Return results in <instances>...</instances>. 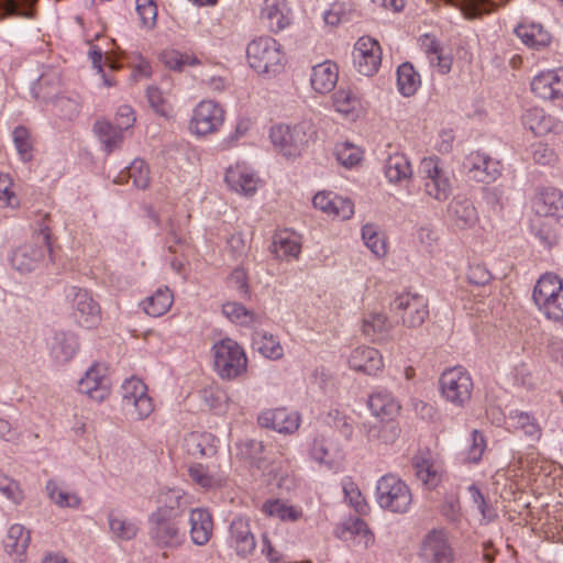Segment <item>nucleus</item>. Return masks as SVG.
Wrapping results in <instances>:
<instances>
[{"label": "nucleus", "instance_id": "nucleus-1", "mask_svg": "<svg viewBox=\"0 0 563 563\" xmlns=\"http://www.w3.org/2000/svg\"><path fill=\"white\" fill-rule=\"evenodd\" d=\"M167 510H154L147 518V534L159 549H177L186 537L184 520L166 514Z\"/></svg>", "mask_w": 563, "mask_h": 563}, {"label": "nucleus", "instance_id": "nucleus-2", "mask_svg": "<svg viewBox=\"0 0 563 563\" xmlns=\"http://www.w3.org/2000/svg\"><path fill=\"white\" fill-rule=\"evenodd\" d=\"M246 57L250 66L258 74L276 75L285 65L280 44L271 36H260L250 42Z\"/></svg>", "mask_w": 563, "mask_h": 563}, {"label": "nucleus", "instance_id": "nucleus-3", "mask_svg": "<svg viewBox=\"0 0 563 563\" xmlns=\"http://www.w3.org/2000/svg\"><path fill=\"white\" fill-rule=\"evenodd\" d=\"M212 353L214 369L222 379L232 380L246 373L247 357L236 341L222 339L213 344Z\"/></svg>", "mask_w": 563, "mask_h": 563}, {"label": "nucleus", "instance_id": "nucleus-4", "mask_svg": "<svg viewBox=\"0 0 563 563\" xmlns=\"http://www.w3.org/2000/svg\"><path fill=\"white\" fill-rule=\"evenodd\" d=\"M532 299L547 319L563 322V284L556 275L541 276L533 288Z\"/></svg>", "mask_w": 563, "mask_h": 563}, {"label": "nucleus", "instance_id": "nucleus-5", "mask_svg": "<svg viewBox=\"0 0 563 563\" xmlns=\"http://www.w3.org/2000/svg\"><path fill=\"white\" fill-rule=\"evenodd\" d=\"M316 134L310 121H301L292 126L276 125L271 129L269 137L278 146L283 155L296 157Z\"/></svg>", "mask_w": 563, "mask_h": 563}, {"label": "nucleus", "instance_id": "nucleus-6", "mask_svg": "<svg viewBox=\"0 0 563 563\" xmlns=\"http://www.w3.org/2000/svg\"><path fill=\"white\" fill-rule=\"evenodd\" d=\"M378 505L390 512L405 514L412 503L408 485L399 477L388 474L380 477L376 487Z\"/></svg>", "mask_w": 563, "mask_h": 563}, {"label": "nucleus", "instance_id": "nucleus-7", "mask_svg": "<svg viewBox=\"0 0 563 563\" xmlns=\"http://www.w3.org/2000/svg\"><path fill=\"white\" fill-rule=\"evenodd\" d=\"M442 397L455 407L464 408L472 398L473 380L462 366L444 371L439 380Z\"/></svg>", "mask_w": 563, "mask_h": 563}, {"label": "nucleus", "instance_id": "nucleus-8", "mask_svg": "<svg viewBox=\"0 0 563 563\" xmlns=\"http://www.w3.org/2000/svg\"><path fill=\"white\" fill-rule=\"evenodd\" d=\"M47 253H52V246L49 229L45 227L40 230L35 243H25L13 251L11 264L20 273H30L44 260Z\"/></svg>", "mask_w": 563, "mask_h": 563}, {"label": "nucleus", "instance_id": "nucleus-9", "mask_svg": "<svg viewBox=\"0 0 563 563\" xmlns=\"http://www.w3.org/2000/svg\"><path fill=\"white\" fill-rule=\"evenodd\" d=\"M419 177L426 195L439 201L449 197L451 184L439 166L438 158H423L419 166Z\"/></svg>", "mask_w": 563, "mask_h": 563}, {"label": "nucleus", "instance_id": "nucleus-10", "mask_svg": "<svg viewBox=\"0 0 563 563\" xmlns=\"http://www.w3.org/2000/svg\"><path fill=\"white\" fill-rule=\"evenodd\" d=\"M390 309L399 314L408 328L420 327L429 316L427 300L418 294H402L394 299Z\"/></svg>", "mask_w": 563, "mask_h": 563}, {"label": "nucleus", "instance_id": "nucleus-11", "mask_svg": "<svg viewBox=\"0 0 563 563\" xmlns=\"http://www.w3.org/2000/svg\"><path fill=\"white\" fill-rule=\"evenodd\" d=\"M420 556L428 563H452L454 552L444 529L429 531L420 547Z\"/></svg>", "mask_w": 563, "mask_h": 563}, {"label": "nucleus", "instance_id": "nucleus-12", "mask_svg": "<svg viewBox=\"0 0 563 563\" xmlns=\"http://www.w3.org/2000/svg\"><path fill=\"white\" fill-rule=\"evenodd\" d=\"M353 63L361 75L373 76L382 63L378 42L369 36L360 37L354 46Z\"/></svg>", "mask_w": 563, "mask_h": 563}, {"label": "nucleus", "instance_id": "nucleus-13", "mask_svg": "<svg viewBox=\"0 0 563 563\" xmlns=\"http://www.w3.org/2000/svg\"><path fill=\"white\" fill-rule=\"evenodd\" d=\"M223 120V109L214 101L203 100L194 111L190 128L198 135H207L216 132L222 125Z\"/></svg>", "mask_w": 563, "mask_h": 563}, {"label": "nucleus", "instance_id": "nucleus-14", "mask_svg": "<svg viewBox=\"0 0 563 563\" xmlns=\"http://www.w3.org/2000/svg\"><path fill=\"white\" fill-rule=\"evenodd\" d=\"M108 368L102 364H93L78 382V390L96 401L104 400L110 394Z\"/></svg>", "mask_w": 563, "mask_h": 563}, {"label": "nucleus", "instance_id": "nucleus-15", "mask_svg": "<svg viewBox=\"0 0 563 563\" xmlns=\"http://www.w3.org/2000/svg\"><path fill=\"white\" fill-rule=\"evenodd\" d=\"M68 297L73 299L74 317L77 323L92 328L100 321V307L86 289L71 287Z\"/></svg>", "mask_w": 563, "mask_h": 563}, {"label": "nucleus", "instance_id": "nucleus-16", "mask_svg": "<svg viewBox=\"0 0 563 563\" xmlns=\"http://www.w3.org/2000/svg\"><path fill=\"white\" fill-rule=\"evenodd\" d=\"M229 544L235 554L246 559L256 550V539L251 530L250 521L246 518L238 517L232 520L229 527Z\"/></svg>", "mask_w": 563, "mask_h": 563}, {"label": "nucleus", "instance_id": "nucleus-17", "mask_svg": "<svg viewBox=\"0 0 563 563\" xmlns=\"http://www.w3.org/2000/svg\"><path fill=\"white\" fill-rule=\"evenodd\" d=\"M258 424L278 433L292 434L300 426V416L286 408L264 410L257 418Z\"/></svg>", "mask_w": 563, "mask_h": 563}, {"label": "nucleus", "instance_id": "nucleus-18", "mask_svg": "<svg viewBox=\"0 0 563 563\" xmlns=\"http://www.w3.org/2000/svg\"><path fill=\"white\" fill-rule=\"evenodd\" d=\"M260 19L271 32L278 33L290 25L291 9L287 0H264Z\"/></svg>", "mask_w": 563, "mask_h": 563}, {"label": "nucleus", "instance_id": "nucleus-19", "mask_svg": "<svg viewBox=\"0 0 563 563\" xmlns=\"http://www.w3.org/2000/svg\"><path fill=\"white\" fill-rule=\"evenodd\" d=\"M531 90L544 100L563 97V68L537 75L531 81Z\"/></svg>", "mask_w": 563, "mask_h": 563}, {"label": "nucleus", "instance_id": "nucleus-20", "mask_svg": "<svg viewBox=\"0 0 563 563\" xmlns=\"http://www.w3.org/2000/svg\"><path fill=\"white\" fill-rule=\"evenodd\" d=\"M532 206L538 217L552 220L563 219V194L555 188L540 191Z\"/></svg>", "mask_w": 563, "mask_h": 563}, {"label": "nucleus", "instance_id": "nucleus-21", "mask_svg": "<svg viewBox=\"0 0 563 563\" xmlns=\"http://www.w3.org/2000/svg\"><path fill=\"white\" fill-rule=\"evenodd\" d=\"M349 365L354 371L375 375L383 367V357L374 347L358 346L352 351Z\"/></svg>", "mask_w": 563, "mask_h": 563}, {"label": "nucleus", "instance_id": "nucleus-22", "mask_svg": "<svg viewBox=\"0 0 563 563\" xmlns=\"http://www.w3.org/2000/svg\"><path fill=\"white\" fill-rule=\"evenodd\" d=\"M448 216L452 224L459 229H466L477 221V212L472 201L455 197L448 207Z\"/></svg>", "mask_w": 563, "mask_h": 563}, {"label": "nucleus", "instance_id": "nucleus-23", "mask_svg": "<svg viewBox=\"0 0 563 563\" xmlns=\"http://www.w3.org/2000/svg\"><path fill=\"white\" fill-rule=\"evenodd\" d=\"M339 78V68L336 64L325 60L312 67L311 87L318 93H328L336 85Z\"/></svg>", "mask_w": 563, "mask_h": 563}, {"label": "nucleus", "instance_id": "nucleus-24", "mask_svg": "<svg viewBox=\"0 0 563 563\" xmlns=\"http://www.w3.org/2000/svg\"><path fill=\"white\" fill-rule=\"evenodd\" d=\"M515 34L525 45L532 49H543L551 43V34L539 23H521L515 29Z\"/></svg>", "mask_w": 563, "mask_h": 563}, {"label": "nucleus", "instance_id": "nucleus-25", "mask_svg": "<svg viewBox=\"0 0 563 563\" xmlns=\"http://www.w3.org/2000/svg\"><path fill=\"white\" fill-rule=\"evenodd\" d=\"M367 406L371 412L380 418L382 421L391 420L400 411L399 402L387 390H379L372 394L368 398Z\"/></svg>", "mask_w": 563, "mask_h": 563}, {"label": "nucleus", "instance_id": "nucleus-26", "mask_svg": "<svg viewBox=\"0 0 563 563\" xmlns=\"http://www.w3.org/2000/svg\"><path fill=\"white\" fill-rule=\"evenodd\" d=\"M189 523L192 542L197 545L208 543L213 530L211 515L205 509H192L190 511Z\"/></svg>", "mask_w": 563, "mask_h": 563}, {"label": "nucleus", "instance_id": "nucleus-27", "mask_svg": "<svg viewBox=\"0 0 563 563\" xmlns=\"http://www.w3.org/2000/svg\"><path fill=\"white\" fill-rule=\"evenodd\" d=\"M224 179L232 190L245 196H252L257 188V179L253 173L240 165L228 168Z\"/></svg>", "mask_w": 563, "mask_h": 563}, {"label": "nucleus", "instance_id": "nucleus-28", "mask_svg": "<svg viewBox=\"0 0 563 563\" xmlns=\"http://www.w3.org/2000/svg\"><path fill=\"white\" fill-rule=\"evenodd\" d=\"M365 435L369 443L377 445L393 444L400 435V428L398 423L391 420H385L376 424H363Z\"/></svg>", "mask_w": 563, "mask_h": 563}, {"label": "nucleus", "instance_id": "nucleus-29", "mask_svg": "<svg viewBox=\"0 0 563 563\" xmlns=\"http://www.w3.org/2000/svg\"><path fill=\"white\" fill-rule=\"evenodd\" d=\"M412 466L417 478L428 488H434L440 482V475L434 468L429 451H420L412 457Z\"/></svg>", "mask_w": 563, "mask_h": 563}, {"label": "nucleus", "instance_id": "nucleus-30", "mask_svg": "<svg viewBox=\"0 0 563 563\" xmlns=\"http://www.w3.org/2000/svg\"><path fill=\"white\" fill-rule=\"evenodd\" d=\"M78 350L77 336L71 332H56L51 344V354L58 363L70 361Z\"/></svg>", "mask_w": 563, "mask_h": 563}, {"label": "nucleus", "instance_id": "nucleus-31", "mask_svg": "<svg viewBox=\"0 0 563 563\" xmlns=\"http://www.w3.org/2000/svg\"><path fill=\"white\" fill-rule=\"evenodd\" d=\"M420 45L427 54L431 65L437 66L441 74H448L452 67V57L444 55L435 36L423 34L420 37Z\"/></svg>", "mask_w": 563, "mask_h": 563}, {"label": "nucleus", "instance_id": "nucleus-32", "mask_svg": "<svg viewBox=\"0 0 563 563\" xmlns=\"http://www.w3.org/2000/svg\"><path fill=\"white\" fill-rule=\"evenodd\" d=\"M31 542V532L20 523L12 525L4 539V549L10 555H15L19 560L26 552Z\"/></svg>", "mask_w": 563, "mask_h": 563}, {"label": "nucleus", "instance_id": "nucleus-33", "mask_svg": "<svg viewBox=\"0 0 563 563\" xmlns=\"http://www.w3.org/2000/svg\"><path fill=\"white\" fill-rule=\"evenodd\" d=\"M385 176L393 184L410 179L412 167L407 156L402 153L389 155L385 163Z\"/></svg>", "mask_w": 563, "mask_h": 563}, {"label": "nucleus", "instance_id": "nucleus-34", "mask_svg": "<svg viewBox=\"0 0 563 563\" xmlns=\"http://www.w3.org/2000/svg\"><path fill=\"white\" fill-rule=\"evenodd\" d=\"M272 252L280 260L296 258L300 253V243L292 232L280 231L273 238Z\"/></svg>", "mask_w": 563, "mask_h": 563}, {"label": "nucleus", "instance_id": "nucleus-35", "mask_svg": "<svg viewBox=\"0 0 563 563\" xmlns=\"http://www.w3.org/2000/svg\"><path fill=\"white\" fill-rule=\"evenodd\" d=\"M508 0H445L448 4L459 8L465 18L474 19L484 13L494 11L499 4Z\"/></svg>", "mask_w": 563, "mask_h": 563}, {"label": "nucleus", "instance_id": "nucleus-36", "mask_svg": "<svg viewBox=\"0 0 563 563\" xmlns=\"http://www.w3.org/2000/svg\"><path fill=\"white\" fill-rule=\"evenodd\" d=\"M93 131L102 143L107 154L119 148L123 142V131L109 121L99 120L95 123Z\"/></svg>", "mask_w": 563, "mask_h": 563}, {"label": "nucleus", "instance_id": "nucleus-37", "mask_svg": "<svg viewBox=\"0 0 563 563\" xmlns=\"http://www.w3.org/2000/svg\"><path fill=\"white\" fill-rule=\"evenodd\" d=\"M159 503L162 506L157 507L156 510H169L170 516L174 515L175 518L184 519L189 497L180 489H168L161 494Z\"/></svg>", "mask_w": 563, "mask_h": 563}, {"label": "nucleus", "instance_id": "nucleus-38", "mask_svg": "<svg viewBox=\"0 0 563 563\" xmlns=\"http://www.w3.org/2000/svg\"><path fill=\"white\" fill-rule=\"evenodd\" d=\"M38 0H0V19L14 16L34 19Z\"/></svg>", "mask_w": 563, "mask_h": 563}, {"label": "nucleus", "instance_id": "nucleus-39", "mask_svg": "<svg viewBox=\"0 0 563 563\" xmlns=\"http://www.w3.org/2000/svg\"><path fill=\"white\" fill-rule=\"evenodd\" d=\"M391 325L383 313H369L363 319V333L373 342L385 341Z\"/></svg>", "mask_w": 563, "mask_h": 563}, {"label": "nucleus", "instance_id": "nucleus-40", "mask_svg": "<svg viewBox=\"0 0 563 563\" xmlns=\"http://www.w3.org/2000/svg\"><path fill=\"white\" fill-rule=\"evenodd\" d=\"M184 446L194 457L211 456L216 453V446L211 443V435L208 433H189L184 440Z\"/></svg>", "mask_w": 563, "mask_h": 563}, {"label": "nucleus", "instance_id": "nucleus-41", "mask_svg": "<svg viewBox=\"0 0 563 563\" xmlns=\"http://www.w3.org/2000/svg\"><path fill=\"white\" fill-rule=\"evenodd\" d=\"M510 427L523 431V433L532 440H539L541 437V428L534 417L521 410H511L507 417Z\"/></svg>", "mask_w": 563, "mask_h": 563}, {"label": "nucleus", "instance_id": "nucleus-42", "mask_svg": "<svg viewBox=\"0 0 563 563\" xmlns=\"http://www.w3.org/2000/svg\"><path fill=\"white\" fill-rule=\"evenodd\" d=\"M108 523L110 532L120 540H132L139 531L137 526L132 520L115 510L109 511Z\"/></svg>", "mask_w": 563, "mask_h": 563}, {"label": "nucleus", "instance_id": "nucleus-43", "mask_svg": "<svg viewBox=\"0 0 563 563\" xmlns=\"http://www.w3.org/2000/svg\"><path fill=\"white\" fill-rule=\"evenodd\" d=\"M173 305V294L165 287L159 288L154 295L143 301V309L151 317H161L165 314Z\"/></svg>", "mask_w": 563, "mask_h": 563}, {"label": "nucleus", "instance_id": "nucleus-44", "mask_svg": "<svg viewBox=\"0 0 563 563\" xmlns=\"http://www.w3.org/2000/svg\"><path fill=\"white\" fill-rule=\"evenodd\" d=\"M125 179H132L136 188L145 189L150 184L148 166L142 159H134L125 170H122L115 183H123Z\"/></svg>", "mask_w": 563, "mask_h": 563}, {"label": "nucleus", "instance_id": "nucleus-45", "mask_svg": "<svg viewBox=\"0 0 563 563\" xmlns=\"http://www.w3.org/2000/svg\"><path fill=\"white\" fill-rule=\"evenodd\" d=\"M420 85L419 74L410 63L401 64L397 69V86L399 92L405 97L415 95Z\"/></svg>", "mask_w": 563, "mask_h": 563}, {"label": "nucleus", "instance_id": "nucleus-46", "mask_svg": "<svg viewBox=\"0 0 563 563\" xmlns=\"http://www.w3.org/2000/svg\"><path fill=\"white\" fill-rule=\"evenodd\" d=\"M362 239L365 245L371 250L373 254H375V256L383 257L386 255V242L376 225L365 224L362 228Z\"/></svg>", "mask_w": 563, "mask_h": 563}, {"label": "nucleus", "instance_id": "nucleus-47", "mask_svg": "<svg viewBox=\"0 0 563 563\" xmlns=\"http://www.w3.org/2000/svg\"><path fill=\"white\" fill-rule=\"evenodd\" d=\"M46 492L49 499L60 508H77L80 505V498L76 494L63 490L53 479L46 483Z\"/></svg>", "mask_w": 563, "mask_h": 563}, {"label": "nucleus", "instance_id": "nucleus-48", "mask_svg": "<svg viewBox=\"0 0 563 563\" xmlns=\"http://www.w3.org/2000/svg\"><path fill=\"white\" fill-rule=\"evenodd\" d=\"M332 99L335 110L345 115L354 113L361 107L360 99L351 89H339Z\"/></svg>", "mask_w": 563, "mask_h": 563}, {"label": "nucleus", "instance_id": "nucleus-49", "mask_svg": "<svg viewBox=\"0 0 563 563\" xmlns=\"http://www.w3.org/2000/svg\"><path fill=\"white\" fill-rule=\"evenodd\" d=\"M257 336L254 339L253 345L263 356L271 360H278L283 356L284 350L276 338L266 333H258Z\"/></svg>", "mask_w": 563, "mask_h": 563}, {"label": "nucleus", "instance_id": "nucleus-50", "mask_svg": "<svg viewBox=\"0 0 563 563\" xmlns=\"http://www.w3.org/2000/svg\"><path fill=\"white\" fill-rule=\"evenodd\" d=\"M522 123L534 135H541L550 131V119H547L541 109L534 108L525 112Z\"/></svg>", "mask_w": 563, "mask_h": 563}, {"label": "nucleus", "instance_id": "nucleus-51", "mask_svg": "<svg viewBox=\"0 0 563 563\" xmlns=\"http://www.w3.org/2000/svg\"><path fill=\"white\" fill-rule=\"evenodd\" d=\"M263 511L268 516H276L282 520L296 521L301 517V511L294 506H287L280 500H267L263 505Z\"/></svg>", "mask_w": 563, "mask_h": 563}, {"label": "nucleus", "instance_id": "nucleus-52", "mask_svg": "<svg viewBox=\"0 0 563 563\" xmlns=\"http://www.w3.org/2000/svg\"><path fill=\"white\" fill-rule=\"evenodd\" d=\"M135 10L142 27L153 29L156 25L157 5L154 0H135Z\"/></svg>", "mask_w": 563, "mask_h": 563}, {"label": "nucleus", "instance_id": "nucleus-53", "mask_svg": "<svg viewBox=\"0 0 563 563\" xmlns=\"http://www.w3.org/2000/svg\"><path fill=\"white\" fill-rule=\"evenodd\" d=\"M553 221L549 218L538 217L531 224V230L540 242L547 246H551L556 239L555 231L553 230Z\"/></svg>", "mask_w": 563, "mask_h": 563}, {"label": "nucleus", "instance_id": "nucleus-54", "mask_svg": "<svg viewBox=\"0 0 563 563\" xmlns=\"http://www.w3.org/2000/svg\"><path fill=\"white\" fill-rule=\"evenodd\" d=\"M13 142L23 162L32 159L33 142L30 132L24 126H16L13 131Z\"/></svg>", "mask_w": 563, "mask_h": 563}, {"label": "nucleus", "instance_id": "nucleus-55", "mask_svg": "<svg viewBox=\"0 0 563 563\" xmlns=\"http://www.w3.org/2000/svg\"><path fill=\"white\" fill-rule=\"evenodd\" d=\"M223 314L232 322L246 325L253 322L254 314L239 302H227L222 306Z\"/></svg>", "mask_w": 563, "mask_h": 563}, {"label": "nucleus", "instance_id": "nucleus-56", "mask_svg": "<svg viewBox=\"0 0 563 563\" xmlns=\"http://www.w3.org/2000/svg\"><path fill=\"white\" fill-rule=\"evenodd\" d=\"M334 154L338 162L345 167L355 166L362 158L361 150L349 142L338 144Z\"/></svg>", "mask_w": 563, "mask_h": 563}, {"label": "nucleus", "instance_id": "nucleus-57", "mask_svg": "<svg viewBox=\"0 0 563 563\" xmlns=\"http://www.w3.org/2000/svg\"><path fill=\"white\" fill-rule=\"evenodd\" d=\"M475 158L482 163L483 168L479 173H475L474 179L487 184L496 180L500 175L499 162L493 161L492 158L478 153L475 154Z\"/></svg>", "mask_w": 563, "mask_h": 563}, {"label": "nucleus", "instance_id": "nucleus-58", "mask_svg": "<svg viewBox=\"0 0 563 563\" xmlns=\"http://www.w3.org/2000/svg\"><path fill=\"white\" fill-rule=\"evenodd\" d=\"M161 60L166 67L173 70H181L185 65H196L199 63L196 57L173 49L164 51L161 54Z\"/></svg>", "mask_w": 563, "mask_h": 563}, {"label": "nucleus", "instance_id": "nucleus-59", "mask_svg": "<svg viewBox=\"0 0 563 563\" xmlns=\"http://www.w3.org/2000/svg\"><path fill=\"white\" fill-rule=\"evenodd\" d=\"M349 532L358 539V543L363 544L364 549H367L374 543V534L368 529L367 525L360 518H356L346 526L344 533Z\"/></svg>", "mask_w": 563, "mask_h": 563}, {"label": "nucleus", "instance_id": "nucleus-60", "mask_svg": "<svg viewBox=\"0 0 563 563\" xmlns=\"http://www.w3.org/2000/svg\"><path fill=\"white\" fill-rule=\"evenodd\" d=\"M263 450V443L257 440H245L238 444V455L251 464H256L261 460Z\"/></svg>", "mask_w": 563, "mask_h": 563}, {"label": "nucleus", "instance_id": "nucleus-61", "mask_svg": "<svg viewBox=\"0 0 563 563\" xmlns=\"http://www.w3.org/2000/svg\"><path fill=\"white\" fill-rule=\"evenodd\" d=\"M188 474L190 479L202 488H212L218 483L217 478L200 463L190 465Z\"/></svg>", "mask_w": 563, "mask_h": 563}, {"label": "nucleus", "instance_id": "nucleus-62", "mask_svg": "<svg viewBox=\"0 0 563 563\" xmlns=\"http://www.w3.org/2000/svg\"><path fill=\"white\" fill-rule=\"evenodd\" d=\"M147 391L146 385L139 378L131 377L126 379L122 385V397L125 405H130L133 400Z\"/></svg>", "mask_w": 563, "mask_h": 563}, {"label": "nucleus", "instance_id": "nucleus-63", "mask_svg": "<svg viewBox=\"0 0 563 563\" xmlns=\"http://www.w3.org/2000/svg\"><path fill=\"white\" fill-rule=\"evenodd\" d=\"M486 441L483 433L478 430L472 432V444L466 452V460L471 463H477L485 451Z\"/></svg>", "mask_w": 563, "mask_h": 563}, {"label": "nucleus", "instance_id": "nucleus-64", "mask_svg": "<svg viewBox=\"0 0 563 563\" xmlns=\"http://www.w3.org/2000/svg\"><path fill=\"white\" fill-rule=\"evenodd\" d=\"M354 213V205L349 198L334 195V203L331 208V214L341 220L350 219Z\"/></svg>", "mask_w": 563, "mask_h": 563}]
</instances>
